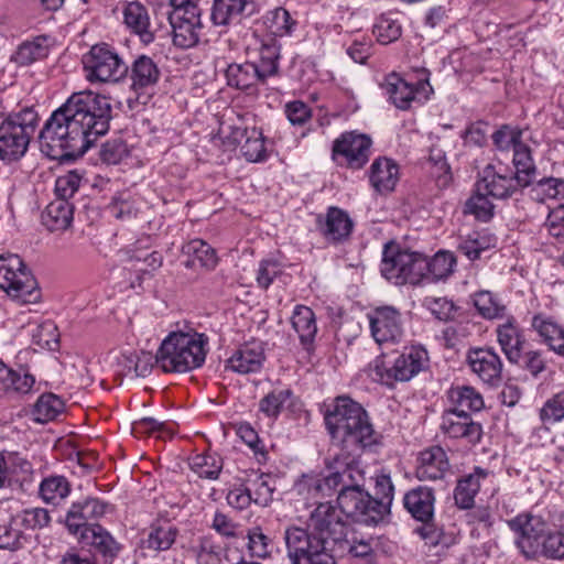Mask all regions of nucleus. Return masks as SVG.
Instances as JSON below:
<instances>
[{"label": "nucleus", "instance_id": "obj_33", "mask_svg": "<svg viewBox=\"0 0 564 564\" xmlns=\"http://www.w3.org/2000/svg\"><path fill=\"white\" fill-rule=\"evenodd\" d=\"M225 77L227 85L237 89H248L265 83L256 66V62L232 63L226 68Z\"/></svg>", "mask_w": 564, "mask_h": 564}, {"label": "nucleus", "instance_id": "obj_40", "mask_svg": "<svg viewBox=\"0 0 564 564\" xmlns=\"http://www.w3.org/2000/svg\"><path fill=\"white\" fill-rule=\"evenodd\" d=\"M246 485L256 505L267 507L272 501L275 487L271 475L254 473L249 476Z\"/></svg>", "mask_w": 564, "mask_h": 564}, {"label": "nucleus", "instance_id": "obj_47", "mask_svg": "<svg viewBox=\"0 0 564 564\" xmlns=\"http://www.w3.org/2000/svg\"><path fill=\"white\" fill-rule=\"evenodd\" d=\"M531 540L536 546H541V553L550 558H564V533L545 532L543 529L531 533Z\"/></svg>", "mask_w": 564, "mask_h": 564}, {"label": "nucleus", "instance_id": "obj_36", "mask_svg": "<svg viewBox=\"0 0 564 564\" xmlns=\"http://www.w3.org/2000/svg\"><path fill=\"white\" fill-rule=\"evenodd\" d=\"M178 535L177 528L170 522L153 523L143 540L144 547L152 551H167L175 543Z\"/></svg>", "mask_w": 564, "mask_h": 564}, {"label": "nucleus", "instance_id": "obj_41", "mask_svg": "<svg viewBox=\"0 0 564 564\" xmlns=\"http://www.w3.org/2000/svg\"><path fill=\"white\" fill-rule=\"evenodd\" d=\"M286 264L274 257L262 259L256 270L257 285L262 290H268L275 280H281L284 283Z\"/></svg>", "mask_w": 564, "mask_h": 564}, {"label": "nucleus", "instance_id": "obj_34", "mask_svg": "<svg viewBox=\"0 0 564 564\" xmlns=\"http://www.w3.org/2000/svg\"><path fill=\"white\" fill-rule=\"evenodd\" d=\"M498 341L510 362L518 364L522 359L525 340L513 321H507L497 328Z\"/></svg>", "mask_w": 564, "mask_h": 564}, {"label": "nucleus", "instance_id": "obj_13", "mask_svg": "<svg viewBox=\"0 0 564 564\" xmlns=\"http://www.w3.org/2000/svg\"><path fill=\"white\" fill-rule=\"evenodd\" d=\"M491 138L498 150H513L512 163L516 170V180L519 185L529 186V147L521 140L522 130L505 124L496 130Z\"/></svg>", "mask_w": 564, "mask_h": 564}, {"label": "nucleus", "instance_id": "obj_49", "mask_svg": "<svg viewBox=\"0 0 564 564\" xmlns=\"http://www.w3.org/2000/svg\"><path fill=\"white\" fill-rule=\"evenodd\" d=\"M497 238L485 232H474L460 240L458 250L469 260L478 259L481 252L495 247Z\"/></svg>", "mask_w": 564, "mask_h": 564}, {"label": "nucleus", "instance_id": "obj_60", "mask_svg": "<svg viewBox=\"0 0 564 564\" xmlns=\"http://www.w3.org/2000/svg\"><path fill=\"white\" fill-rule=\"evenodd\" d=\"M15 522L21 523L22 528L36 530L47 527L51 522V517L44 508H32L15 514Z\"/></svg>", "mask_w": 564, "mask_h": 564}, {"label": "nucleus", "instance_id": "obj_44", "mask_svg": "<svg viewBox=\"0 0 564 564\" xmlns=\"http://www.w3.org/2000/svg\"><path fill=\"white\" fill-rule=\"evenodd\" d=\"M456 265V258L449 251L441 250L430 260L427 259V269L425 270V281L436 282L447 279Z\"/></svg>", "mask_w": 564, "mask_h": 564}, {"label": "nucleus", "instance_id": "obj_43", "mask_svg": "<svg viewBox=\"0 0 564 564\" xmlns=\"http://www.w3.org/2000/svg\"><path fill=\"white\" fill-rule=\"evenodd\" d=\"M70 492V484L66 477L52 475L44 478L39 487L41 499L46 503L58 505Z\"/></svg>", "mask_w": 564, "mask_h": 564}, {"label": "nucleus", "instance_id": "obj_50", "mask_svg": "<svg viewBox=\"0 0 564 564\" xmlns=\"http://www.w3.org/2000/svg\"><path fill=\"white\" fill-rule=\"evenodd\" d=\"M242 156L251 163L263 162L269 158L262 131L252 127L248 138L241 144Z\"/></svg>", "mask_w": 564, "mask_h": 564}, {"label": "nucleus", "instance_id": "obj_15", "mask_svg": "<svg viewBox=\"0 0 564 564\" xmlns=\"http://www.w3.org/2000/svg\"><path fill=\"white\" fill-rule=\"evenodd\" d=\"M382 89L389 97V100L401 110L409 109L412 102H425L433 93L429 80H419L415 84H410L395 74L386 77Z\"/></svg>", "mask_w": 564, "mask_h": 564}, {"label": "nucleus", "instance_id": "obj_23", "mask_svg": "<svg viewBox=\"0 0 564 564\" xmlns=\"http://www.w3.org/2000/svg\"><path fill=\"white\" fill-rule=\"evenodd\" d=\"M435 500V492L432 488L417 486L405 492L403 506L413 519L426 523L434 518Z\"/></svg>", "mask_w": 564, "mask_h": 564}, {"label": "nucleus", "instance_id": "obj_56", "mask_svg": "<svg viewBox=\"0 0 564 564\" xmlns=\"http://www.w3.org/2000/svg\"><path fill=\"white\" fill-rule=\"evenodd\" d=\"M12 487L33 473L31 462L18 452H3Z\"/></svg>", "mask_w": 564, "mask_h": 564}, {"label": "nucleus", "instance_id": "obj_1", "mask_svg": "<svg viewBox=\"0 0 564 564\" xmlns=\"http://www.w3.org/2000/svg\"><path fill=\"white\" fill-rule=\"evenodd\" d=\"M111 105L106 96L90 90L73 94L45 122L40 148L52 160L83 155L109 130Z\"/></svg>", "mask_w": 564, "mask_h": 564}, {"label": "nucleus", "instance_id": "obj_58", "mask_svg": "<svg viewBox=\"0 0 564 564\" xmlns=\"http://www.w3.org/2000/svg\"><path fill=\"white\" fill-rule=\"evenodd\" d=\"M373 34L379 43L390 44L401 36V24L390 17L381 15L373 25Z\"/></svg>", "mask_w": 564, "mask_h": 564}, {"label": "nucleus", "instance_id": "obj_20", "mask_svg": "<svg viewBox=\"0 0 564 564\" xmlns=\"http://www.w3.org/2000/svg\"><path fill=\"white\" fill-rule=\"evenodd\" d=\"M121 22L124 29L139 37L143 44L154 41L151 18L145 6L139 1L127 2L121 8Z\"/></svg>", "mask_w": 564, "mask_h": 564}, {"label": "nucleus", "instance_id": "obj_16", "mask_svg": "<svg viewBox=\"0 0 564 564\" xmlns=\"http://www.w3.org/2000/svg\"><path fill=\"white\" fill-rule=\"evenodd\" d=\"M110 509L109 503L96 497L79 499L67 510L65 525L70 534L78 538L86 529H91L94 524H89V521L100 519Z\"/></svg>", "mask_w": 564, "mask_h": 564}, {"label": "nucleus", "instance_id": "obj_8", "mask_svg": "<svg viewBox=\"0 0 564 564\" xmlns=\"http://www.w3.org/2000/svg\"><path fill=\"white\" fill-rule=\"evenodd\" d=\"M0 288L21 304L35 303L41 297L31 270L13 253L0 256Z\"/></svg>", "mask_w": 564, "mask_h": 564}, {"label": "nucleus", "instance_id": "obj_38", "mask_svg": "<svg viewBox=\"0 0 564 564\" xmlns=\"http://www.w3.org/2000/svg\"><path fill=\"white\" fill-rule=\"evenodd\" d=\"M294 394L289 388L273 389L259 402V411L270 419L278 416L293 404Z\"/></svg>", "mask_w": 564, "mask_h": 564}, {"label": "nucleus", "instance_id": "obj_63", "mask_svg": "<svg viewBox=\"0 0 564 564\" xmlns=\"http://www.w3.org/2000/svg\"><path fill=\"white\" fill-rule=\"evenodd\" d=\"M540 419L544 424H552L564 419V391L550 398L540 410Z\"/></svg>", "mask_w": 564, "mask_h": 564}, {"label": "nucleus", "instance_id": "obj_30", "mask_svg": "<svg viewBox=\"0 0 564 564\" xmlns=\"http://www.w3.org/2000/svg\"><path fill=\"white\" fill-rule=\"evenodd\" d=\"M370 183L378 193H389L394 189L399 180V166L388 158L373 161L370 167Z\"/></svg>", "mask_w": 564, "mask_h": 564}, {"label": "nucleus", "instance_id": "obj_7", "mask_svg": "<svg viewBox=\"0 0 564 564\" xmlns=\"http://www.w3.org/2000/svg\"><path fill=\"white\" fill-rule=\"evenodd\" d=\"M429 366V354L422 345L404 347L402 352L387 364L383 359L377 358L370 364V377L381 384L392 387L394 382H405L414 378Z\"/></svg>", "mask_w": 564, "mask_h": 564}, {"label": "nucleus", "instance_id": "obj_27", "mask_svg": "<svg viewBox=\"0 0 564 564\" xmlns=\"http://www.w3.org/2000/svg\"><path fill=\"white\" fill-rule=\"evenodd\" d=\"M516 185L521 187L516 180V174L513 177H507L496 173L491 165L484 170L482 177L476 183L478 191L487 193L494 199L507 198L513 193Z\"/></svg>", "mask_w": 564, "mask_h": 564}, {"label": "nucleus", "instance_id": "obj_48", "mask_svg": "<svg viewBox=\"0 0 564 564\" xmlns=\"http://www.w3.org/2000/svg\"><path fill=\"white\" fill-rule=\"evenodd\" d=\"M48 53V47L45 44V39L37 37L33 41L23 42L14 54L11 61L19 66H28L41 58H44Z\"/></svg>", "mask_w": 564, "mask_h": 564}, {"label": "nucleus", "instance_id": "obj_64", "mask_svg": "<svg viewBox=\"0 0 564 564\" xmlns=\"http://www.w3.org/2000/svg\"><path fill=\"white\" fill-rule=\"evenodd\" d=\"M110 214L117 219L130 218L135 214L137 207L129 192L116 194L109 205Z\"/></svg>", "mask_w": 564, "mask_h": 564}, {"label": "nucleus", "instance_id": "obj_3", "mask_svg": "<svg viewBox=\"0 0 564 564\" xmlns=\"http://www.w3.org/2000/svg\"><path fill=\"white\" fill-rule=\"evenodd\" d=\"M348 528L330 503H319L306 527L290 524L284 530L291 564H336L333 546L346 540Z\"/></svg>", "mask_w": 564, "mask_h": 564}, {"label": "nucleus", "instance_id": "obj_18", "mask_svg": "<svg viewBox=\"0 0 564 564\" xmlns=\"http://www.w3.org/2000/svg\"><path fill=\"white\" fill-rule=\"evenodd\" d=\"M468 366L480 381L497 387L502 381V361L490 348L470 349L467 355Z\"/></svg>", "mask_w": 564, "mask_h": 564}, {"label": "nucleus", "instance_id": "obj_22", "mask_svg": "<svg viewBox=\"0 0 564 564\" xmlns=\"http://www.w3.org/2000/svg\"><path fill=\"white\" fill-rule=\"evenodd\" d=\"M449 469L446 452L441 446L422 451L417 457L415 476L421 481L442 479Z\"/></svg>", "mask_w": 564, "mask_h": 564}, {"label": "nucleus", "instance_id": "obj_35", "mask_svg": "<svg viewBox=\"0 0 564 564\" xmlns=\"http://www.w3.org/2000/svg\"><path fill=\"white\" fill-rule=\"evenodd\" d=\"M197 564H223L227 550L212 535L198 538L191 547Z\"/></svg>", "mask_w": 564, "mask_h": 564}, {"label": "nucleus", "instance_id": "obj_19", "mask_svg": "<svg viewBox=\"0 0 564 564\" xmlns=\"http://www.w3.org/2000/svg\"><path fill=\"white\" fill-rule=\"evenodd\" d=\"M352 227L354 223L349 215L338 207H329L325 215L316 217L317 231L332 245L347 240Z\"/></svg>", "mask_w": 564, "mask_h": 564}, {"label": "nucleus", "instance_id": "obj_25", "mask_svg": "<svg viewBox=\"0 0 564 564\" xmlns=\"http://www.w3.org/2000/svg\"><path fill=\"white\" fill-rule=\"evenodd\" d=\"M291 324L299 336L302 347L311 351L318 329L313 310L306 305H295L291 315Z\"/></svg>", "mask_w": 564, "mask_h": 564}, {"label": "nucleus", "instance_id": "obj_61", "mask_svg": "<svg viewBox=\"0 0 564 564\" xmlns=\"http://www.w3.org/2000/svg\"><path fill=\"white\" fill-rule=\"evenodd\" d=\"M254 122V117L251 113L237 115L236 119L232 120L230 124L226 128L228 133L226 138L232 144H242V141L248 138V134L252 127L251 123Z\"/></svg>", "mask_w": 564, "mask_h": 564}, {"label": "nucleus", "instance_id": "obj_29", "mask_svg": "<svg viewBox=\"0 0 564 564\" xmlns=\"http://www.w3.org/2000/svg\"><path fill=\"white\" fill-rule=\"evenodd\" d=\"M408 250L386 245L382 253L380 271L383 278L394 285H402L404 267L409 263Z\"/></svg>", "mask_w": 564, "mask_h": 564}, {"label": "nucleus", "instance_id": "obj_52", "mask_svg": "<svg viewBox=\"0 0 564 564\" xmlns=\"http://www.w3.org/2000/svg\"><path fill=\"white\" fill-rule=\"evenodd\" d=\"M64 402L61 398L53 393L42 394L33 410V415L36 422L45 423L57 417L63 411Z\"/></svg>", "mask_w": 564, "mask_h": 564}, {"label": "nucleus", "instance_id": "obj_11", "mask_svg": "<svg viewBox=\"0 0 564 564\" xmlns=\"http://www.w3.org/2000/svg\"><path fill=\"white\" fill-rule=\"evenodd\" d=\"M371 144L367 134L344 132L333 142L332 159L339 166L359 170L369 161Z\"/></svg>", "mask_w": 564, "mask_h": 564}, {"label": "nucleus", "instance_id": "obj_26", "mask_svg": "<svg viewBox=\"0 0 564 564\" xmlns=\"http://www.w3.org/2000/svg\"><path fill=\"white\" fill-rule=\"evenodd\" d=\"M252 11L250 0H214L210 20L215 25L225 26L238 23L246 14Z\"/></svg>", "mask_w": 564, "mask_h": 564}, {"label": "nucleus", "instance_id": "obj_45", "mask_svg": "<svg viewBox=\"0 0 564 564\" xmlns=\"http://www.w3.org/2000/svg\"><path fill=\"white\" fill-rule=\"evenodd\" d=\"M264 24L269 31L268 36L276 39L291 35L296 26V20L284 8H275L265 14Z\"/></svg>", "mask_w": 564, "mask_h": 564}, {"label": "nucleus", "instance_id": "obj_17", "mask_svg": "<svg viewBox=\"0 0 564 564\" xmlns=\"http://www.w3.org/2000/svg\"><path fill=\"white\" fill-rule=\"evenodd\" d=\"M126 78L130 82V89L139 98L148 96L161 78V69L156 62L148 55L137 56L127 65Z\"/></svg>", "mask_w": 564, "mask_h": 564}, {"label": "nucleus", "instance_id": "obj_5", "mask_svg": "<svg viewBox=\"0 0 564 564\" xmlns=\"http://www.w3.org/2000/svg\"><path fill=\"white\" fill-rule=\"evenodd\" d=\"M207 344L204 334L173 332L158 349L156 364L164 372H188L204 364Z\"/></svg>", "mask_w": 564, "mask_h": 564}, {"label": "nucleus", "instance_id": "obj_54", "mask_svg": "<svg viewBox=\"0 0 564 564\" xmlns=\"http://www.w3.org/2000/svg\"><path fill=\"white\" fill-rule=\"evenodd\" d=\"M184 251L186 254L193 257L194 261H198V263L207 270H213L218 263L215 249L202 239H194L189 241L184 247Z\"/></svg>", "mask_w": 564, "mask_h": 564}, {"label": "nucleus", "instance_id": "obj_39", "mask_svg": "<svg viewBox=\"0 0 564 564\" xmlns=\"http://www.w3.org/2000/svg\"><path fill=\"white\" fill-rule=\"evenodd\" d=\"M532 326L550 349L564 357V330L558 324L550 318L534 316Z\"/></svg>", "mask_w": 564, "mask_h": 564}, {"label": "nucleus", "instance_id": "obj_10", "mask_svg": "<svg viewBox=\"0 0 564 564\" xmlns=\"http://www.w3.org/2000/svg\"><path fill=\"white\" fill-rule=\"evenodd\" d=\"M169 12L173 43L181 48H189L199 42L203 23L200 9L195 2L171 3Z\"/></svg>", "mask_w": 564, "mask_h": 564}, {"label": "nucleus", "instance_id": "obj_14", "mask_svg": "<svg viewBox=\"0 0 564 564\" xmlns=\"http://www.w3.org/2000/svg\"><path fill=\"white\" fill-rule=\"evenodd\" d=\"M370 334L375 341L382 345L399 344L404 335L401 313L393 306H380L367 315Z\"/></svg>", "mask_w": 564, "mask_h": 564}, {"label": "nucleus", "instance_id": "obj_2", "mask_svg": "<svg viewBox=\"0 0 564 564\" xmlns=\"http://www.w3.org/2000/svg\"><path fill=\"white\" fill-rule=\"evenodd\" d=\"M324 421L332 438L341 444L343 453L336 454L329 462L327 476L303 475L294 485L299 496L317 506L319 499L330 496L340 485L341 468L336 467L337 462L345 460L348 451L369 447L378 440L366 410L347 397L336 398L333 409L325 413Z\"/></svg>", "mask_w": 564, "mask_h": 564}, {"label": "nucleus", "instance_id": "obj_28", "mask_svg": "<svg viewBox=\"0 0 564 564\" xmlns=\"http://www.w3.org/2000/svg\"><path fill=\"white\" fill-rule=\"evenodd\" d=\"M446 398L447 409H454L457 412H479L485 406L482 395L470 386H453L446 391Z\"/></svg>", "mask_w": 564, "mask_h": 564}, {"label": "nucleus", "instance_id": "obj_32", "mask_svg": "<svg viewBox=\"0 0 564 564\" xmlns=\"http://www.w3.org/2000/svg\"><path fill=\"white\" fill-rule=\"evenodd\" d=\"M258 53L259 58L258 62H256V66L264 80L275 76L279 73L281 58V45L279 41L272 36H263L259 41Z\"/></svg>", "mask_w": 564, "mask_h": 564}, {"label": "nucleus", "instance_id": "obj_62", "mask_svg": "<svg viewBox=\"0 0 564 564\" xmlns=\"http://www.w3.org/2000/svg\"><path fill=\"white\" fill-rule=\"evenodd\" d=\"M254 122V117L251 113L237 115L236 119L232 120L230 124L226 128L228 133L226 138L232 144H242V141L248 138V134L252 127L251 123Z\"/></svg>", "mask_w": 564, "mask_h": 564}, {"label": "nucleus", "instance_id": "obj_57", "mask_svg": "<svg viewBox=\"0 0 564 564\" xmlns=\"http://www.w3.org/2000/svg\"><path fill=\"white\" fill-rule=\"evenodd\" d=\"M410 258L409 263L404 267V273L402 278V285L404 284H420L425 282V270L427 269V258L420 252L409 251Z\"/></svg>", "mask_w": 564, "mask_h": 564}, {"label": "nucleus", "instance_id": "obj_21", "mask_svg": "<svg viewBox=\"0 0 564 564\" xmlns=\"http://www.w3.org/2000/svg\"><path fill=\"white\" fill-rule=\"evenodd\" d=\"M265 356L261 341H249L240 346L226 361V369L240 375L259 372Z\"/></svg>", "mask_w": 564, "mask_h": 564}, {"label": "nucleus", "instance_id": "obj_9", "mask_svg": "<svg viewBox=\"0 0 564 564\" xmlns=\"http://www.w3.org/2000/svg\"><path fill=\"white\" fill-rule=\"evenodd\" d=\"M86 79L90 83H119L127 75V65L115 48L96 44L83 56Z\"/></svg>", "mask_w": 564, "mask_h": 564}, {"label": "nucleus", "instance_id": "obj_31", "mask_svg": "<svg viewBox=\"0 0 564 564\" xmlns=\"http://www.w3.org/2000/svg\"><path fill=\"white\" fill-rule=\"evenodd\" d=\"M74 206L67 199L55 198L42 213V224L50 231L66 230L73 221Z\"/></svg>", "mask_w": 564, "mask_h": 564}, {"label": "nucleus", "instance_id": "obj_6", "mask_svg": "<svg viewBox=\"0 0 564 564\" xmlns=\"http://www.w3.org/2000/svg\"><path fill=\"white\" fill-rule=\"evenodd\" d=\"M39 116L33 107H23L0 122V160L13 162L21 159L37 126Z\"/></svg>", "mask_w": 564, "mask_h": 564}, {"label": "nucleus", "instance_id": "obj_46", "mask_svg": "<svg viewBox=\"0 0 564 564\" xmlns=\"http://www.w3.org/2000/svg\"><path fill=\"white\" fill-rule=\"evenodd\" d=\"M189 466L199 478L216 480L223 469V458L216 453L197 454Z\"/></svg>", "mask_w": 564, "mask_h": 564}, {"label": "nucleus", "instance_id": "obj_55", "mask_svg": "<svg viewBox=\"0 0 564 564\" xmlns=\"http://www.w3.org/2000/svg\"><path fill=\"white\" fill-rule=\"evenodd\" d=\"M531 197L543 202L544 199H564V180L544 178L535 184L531 183Z\"/></svg>", "mask_w": 564, "mask_h": 564}, {"label": "nucleus", "instance_id": "obj_51", "mask_svg": "<svg viewBox=\"0 0 564 564\" xmlns=\"http://www.w3.org/2000/svg\"><path fill=\"white\" fill-rule=\"evenodd\" d=\"M495 205L490 195L478 191V186L474 194L466 200L464 213L474 215L478 220L488 221L494 216Z\"/></svg>", "mask_w": 564, "mask_h": 564}, {"label": "nucleus", "instance_id": "obj_24", "mask_svg": "<svg viewBox=\"0 0 564 564\" xmlns=\"http://www.w3.org/2000/svg\"><path fill=\"white\" fill-rule=\"evenodd\" d=\"M491 475V471L480 466H475L470 473L463 475L454 490L455 503L460 509H470L475 505V497L481 485Z\"/></svg>", "mask_w": 564, "mask_h": 564}, {"label": "nucleus", "instance_id": "obj_12", "mask_svg": "<svg viewBox=\"0 0 564 564\" xmlns=\"http://www.w3.org/2000/svg\"><path fill=\"white\" fill-rule=\"evenodd\" d=\"M438 430L445 440L462 441L467 445L478 444L484 433L482 425L470 413L447 408L440 416Z\"/></svg>", "mask_w": 564, "mask_h": 564}, {"label": "nucleus", "instance_id": "obj_53", "mask_svg": "<svg viewBox=\"0 0 564 564\" xmlns=\"http://www.w3.org/2000/svg\"><path fill=\"white\" fill-rule=\"evenodd\" d=\"M21 528V523L15 522V516L0 523V549L17 551L23 547L26 538Z\"/></svg>", "mask_w": 564, "mask_h": 564}, {"label": "nucleus", "instance_id": "obj_4", "mask_svg": "<svg viewBox=\"0 0 564 564\" xmlns=\"http://www.w3.org/2000/svg\"><path fill=\"white\" fill-rule=\"evenodd\" d=\"M347 452L345 460L337 462L340 471V485L337 502L347 518L366 525H376L386 514V505L372 498L362 489L365 470L361 463Z\"/></svg>", "mask_w": 564, "mask_h": 564}, {"label": "nucleus", "instance_id": "obj_42", "mask_svg": "<svg viewBox=\"0 0 564 564\" xmlns=\"http://www.w3.org/2000/svg\"><path fill=\"white\" fill-rule=\"evenodd\" d=\"M473 301L478 313L485 318H501L506 314V304L497 293L481 290L473 295Z\"/></svg>", "mask_w": 564, "mask_h": 564}, {"label": "nucleus", "instance_id": "obj_37", "mask_svg": "<svg viewBox=\"0 0 564 564\" xmlns=\"http://www.w3.org/2000/svg\"><path fill=\"white\" fill-rule=\"evenodd\" d=\"M80 543L94 546L105 556H116L119 552V544L111 534L99 524H94L91 529H86L80 536Z\"/></svg>", "mask_w": 564, "mask_h": 564}, {"label": "nucleus", "instance_id": "obj_59", "mask_svg": "<svg viewBox=\"0 0 564 564\" xmlns=\"http://www.w3.org/2000/svg\"><path fill=\"white\" fill-rule=\"evenodd\" d=\"M508 527L514 534V544L529 558V513L523 512L507 521Z\"/></svg>", "mask_w": 564, "mask_h": 564}]
</instances>
